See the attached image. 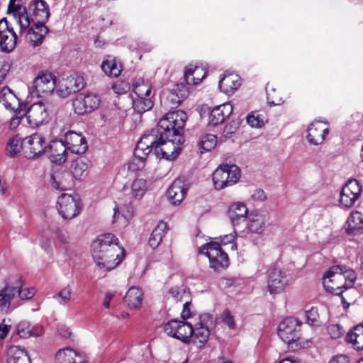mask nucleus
I'll list each match as a JSON object with an SVG mask.
<instances>
[{"label":"nucleus","instance_id":"obj_1","mask_svg":"<svg viewBox=\"0 0 363 363\" xmlns=\"http://www.w3.org/2000/svg\"><path fill=\"white\" fill-rule=\"evenodd\" d=\"M187 119L185 112L177 110L167 113L159 121L154 133L157 135L155 154L167 160H174L184 142L182 130Z\"/></svg>","mask_w":363,"mask_h":363},{"label":"nucleus","instance_id":"obj_2","mask_svg":"<svg viewBox=\"0 0 363 363\" xmlns=\"http://www.w3.org/2000/svg\"><path fill=\"white\" fill-rule=\"evenodd\" d=\"M92 257L97 266L104 271H110L122 261L120 253L123 249L118 245V238L112 233L99 235L92 245Z\"/></svg>","mask_w":363,"mask_h":363},{"label":"nucleus","instance_id":"obj_3","mask_svg":"<svg viewBox=\"0 0 363 363\" xmlns=\"http://www.w3.org/2000/svg\"><path fill=\"white\" fill-rule=\"evenodd\" d=\"M14 0H10L9 9L13 7V16L16 23L19 25L21 32L26 31L30 27L31 22L37 23H45L50 16L49 6L44 0H33L28 6L30 18L28 16L26 7L20 5H15Z\"/></svg>","mask_w":363,"mask_h":363},{"label":"nucleus","instance_id":"obj_4","mask_svg":"<svg viewBox=\"0 0 363 363\" xmlns=\"http://www.w3.org/2000/svg\"><path fill=\"white\" fill-rule=\"evenodd\" d=\"M357 279L354 270L345 265H334L330 267L323 277V284L328 292L342 295L343 289L352 286Z\"/></svg>","mask_w":363,"mask_h":363},{"label":"nucleus","instance_id":"obj_5","mask_svg":"<svg viewBox=\"0 0 363 363\" xmlns=\"http://www.w3.org/2000/svg\"><path fill=\"white\" fill-rule=\"evenodd\" d=\"M301 322L294 317L285 318L279 325V337L291 348L297 350L302 347L298 342L301 338Z\"/></svg>","mask_w":363,"mask_h":363},{"label":"nucleus","instance_id":"obj_6","mask_svg":"<svg viewBox=\"0 0 363 363\" xmlns=\"http://www.w3.org/2000/svg\"><path fill=\"white\" fill-rule=\"evenodd\" d=\"M199 252L208 257L210 267L215 271L225 269L229 265L228 256L220 248V244L218 242H211L202 245L199 247Z\"/></svg>","mask_w":363,"mask_h":363},{"label":"nucleus","instance_id":"obj_7","mask_svg":"<svg viewBox=\"0 0 363 363\" xmlns=\"http://www.w3.org/2000/svg\"><path fill=\"white\" fill-rule=\"evenodd\" d=\"M240 177V169L235 164H222L213 173L214 186L218 190L235 184Z\"/></svg>","mask_w":363,"mask_h":363},{"label":"nucleus","instance_id":"obj_8","mask_svg":"<svg viewBox=\"0 0 363 363\" xmlns=\"http://www.w3.org/2000/svg\"><path fill=\"white\" fill-rule=\"evenodd\" d=\"M57 208L62 218L70 220L79 214L82 205L78 197L63 193L57 199Z\"/></svg>","mask_w":363,"mask_h":363},{"label":"nucleus","instance_id":"obj_9","mask_svg":"<svg viewBox=\"0 0 363 363\" xmlns=\"http://www.w3.org/2000/svg\"><path fill=\"white\" fill-rule=\"evenodd\" d=\"M101 99L93 93L82 92L78 94L72 101V106L75 113L83 115L91 113L99 108Z\"/></svg>","mask_w":363,"mask_h":363},{"label":"nucleus","instance_id":"obj_10","mask_svg":"<svg viewBox=\"0 0 363 363\" xmlns=\"http://www.w3.org/2000/svg\"><path fill=\"white\" fill-rule=\"evenodd\" d=\"M56 86L55 77L50 73L38 75L30 88L33 97H44L52 93Z\"/></svg>","mask_w":363,"mask_h":363},{"label":"nucleus","instance_id":"obj_11","mask_svg":"<svg viewBox=\"0 0 363 363\" xmlns=\"http://www.w3.org/2000/svg\"><path fill=\"white\" fill-rule=\"evenodd\" d=\"M189 90L183 84H176L161 96V101L166 108H174L178 107L188 96Z\"/></svg>","mask_w":363,"mask_h":363},{"label":"nucleus","instance_id":"obj_12","mask_svg":"<svg viewBox=\"0 0 363 363\" xmlns=\"http://www.w3.org/2000/svg\"><path fill=\"white\" fill-rule=\"evenodd\" d=\"M362 188L359 182L351 179L342 188L340 192V203L345 208H350L359 199Z\"/></svg>","mask_w":363,"mask_h":363},{"label":"nucleus","instance_id":"obj_13","mask_svg":"<svg viewBox=\"0 0 363 363\" xmlns=\"http://www.w3.org/2000/svg\"><path fill=\"white\" fill-rule=\"evenodd\" d=\"M17 35L11 24L6 18L0 20V48L6 52H10L16 48Z\"/></svg>","mask_w":363,"mask_h":363},{"label":"nucleus","instance_id":"obj_14","mask_svg":"<svg viewBox=\"0 0 363 363\" xmlns=\"http://www.w3.org/2000/svg\"><path fill=\"white\" fill-rule=\"evenodd\" d=\"M84 83L82 77L71 75L60 80L55 88L57 95L65 98L72 93L79 91L84 88Z\"/></svg>","mask_w":363,"mask_h":363},{"label":"nucleus","instance_id":"obj_15","mask_svg":"<svg viewBox=\"0 0 363 363\" xmlns=\"http://www.w3.org/2000/svg\"><path fill=\"white\" fill-rule=\"evenodd\" d=\"M48 107L43 102L33 104L26 113L28 123L33 127L48 123Z\"/></svg>","mask_w":363,"mask_h":363},{"label":"nucleus","instance_id":"obj_16","mask_svg":"<svg viewBox=\"0 0 363 363\" xmlns=\"http://www.w3.org/2000/svg\"><path fill=\"white\" fill-rule=\"evenodd\" d=\"M287 284L286 274L281 269L274 267L269 270L267 287L271 294L281 293Z\"/></svg>","mask_w":363,"mask_h":363},{"label":"nucleus","instance_id":"obj_17","mask_svg":"<svg viewBox=\"0 0 363 363\" xmlns=\"http://www.w3.org/2000/svg\"><path fill=\"white\" fill-rule=\"evenodd\" d=\"M49 183L52 189L62 191L72 187V179L69 172L62 167H57L54 169L50 174Z\"/></svg>","mask_w":363,"mask_h":363},{"label":"nucleus","instance_id":"obj_18","mask_svg":"<svg viewBox=\"0 0 363 363\" xmlns=\"http://www.w3.org/2000/svg\"><path fill=\"white\" fill-rule=\"evenodd\" d=\"M64 142L68 150L74 154H84L88 149L86 138L74 131L66 133Z\"/></svg>","mask_w":363,"mask_h":363},{"label":"nucleus","instance_id":"obj_19","mask_svg":"<svg viewBox=\"0 0 363 363\" xmlns=\"http://www.w3.org/2000/svg\"><path fill=\"white\" fill-rule=\"evenodd\" d=\"M26 148L29 150L27 157L36 158L43 155L47 150L44 137L38 133H33L25 139Z\"/></svg>","mask_w":363,"mask_h":363},{"label":"nucleus","instance_id":"obj_20","mask_svg":"<svg viewBox=\"0 0 363 363\" xmlns=\"http://www.w3.org/2000/svg\"><path fill=\"white\" fill-rule=\"evenodd\" d=\"M157 140V135L152 129L150 133L145 134L137 143L134 151V156L140 159H146L150 152H155V146Z\"/></svg>","mask_w":363,"mask_h":363},{"label":"nucleus","instance_id":"obj_21","mask_svg":"<svg viewBox=\"0 0 363 363\" xmlns=\"http://www.w3.org/2000/svg\"><path fill=\"white\" fill-rule=\"evenodd\" d=\"M33 24L29 28L26 29V31L22 32L26 33V39L30 43V44L33 46H38L40 45L48 33V28L45 26V23H37V22H33ZM21 33V32L20 31Z\"/></svg>","mask_w":363,"mask_h":363},{"label":"nucleus","instance_id":"obj_22","mask_svg":"<svg viewBox=\"0 0 363 363\" xmlns=\"http://www.w3.org/2000/svg\"><path fill=\"white\" fill-rule=\"evenodd\" d=\"M49 158L53 163L63 164L67 160V147L62 140H52L47 147Z\"/></svg>","mask_w":363,"mask_h":363},{"label":"nucleus","instance_id":"obj_23","mask_svg":"<svg viewBox=\"0 0 363 363\" xmlns=\"http://www.w3.org/2000/svg\"><path fill=\"white\" fill-rule=\"evenodd\" d=\"M328 133V129L323 123L315 121L308 126L306 138L311 144L318 145L323 142Z\"/></svg>","mask_w":363,"mask_h":363},{"label":"nucleus","instance_id":"obj_24","mask_svg":"<svg viewBox=\"0 0 363 363\" xmlns=\"http://www.w3.org/2000/svg\"><path fill=\"white\" fill-rule=\"evenodd\" d=\"M16 290L13 284L8 280L4 286L0 289V312L7 313L11 311V301L16 297Z\"/></svg>","mask_w":363,"mask_h":363},{"label":"nucleus","instance_id":"obj_25","mask_svg":"<svg viewBox=\"0 0 363 363\" xmlns=\"http://www.w3.org/2000/svg\"><path fill=\"white\" fill-rule=\"evenodd\" d=\"M233 112L230 104H223L214 108L209 116V124L216 126L222 123Z\"/></svg>","mask_w":363,"mask_h":363},{"label":"nucleus","instance_id":"obj_26","mask_svg":"<svg viewBox=\"0 0 363 363\" xmlns=\"http://www.w3.org/2000/svg\"><path fill=\"white\" fill-rule=\"evenodd\" d=\"M186 188L181 179H175L169 187L167 196L169 200L174 205L179 204L184 199L186 194Z\"/></svg>","mask_w":363,"mask_h":363},{"label":"nucleus","instance_id":"obj_27","mask_svg":"<svg viewBox=\"0 0 363 363\" xmlns=\"http://www.w3.org/2000/svg\"><path fill=\"white\" fill-rule=\"evenodd\" d=\"M56 363H86L84 357L72 348L60 350L55 355Z\"/></svg>","mask_w":363,"mask_h":363},{"label":"nucleus","instance_id":"obj_28","mask_svg":"<svg viewBox=\"0 0 363 363\" xmlns=\"http://www.w3.org/2000/svg\"><path fill=\"white\" fill-rule=\"evenodd\" d=\"M248 209L241 202L233 203L228 210V217L234 226L238 225L246 220Z\"/></svg>","mask_w":363,"mask_h":363},{"label":"nucleus","instance_id":"obj_29","mask_svg":"<svg viewBox=\"0 0 363 363\" xmlns=\"http://www.w3.org/2000/svg\"><path fill=\"white\" fill-rule=\"evenodd\" d=\"M6 362L7 363H31L26 350L16 345H11L9 347Z\"/></svg>","mask_w":363,"mask_h":363},{"label":"nucleus","instance_id":"obj_30","mask_svg":"<svg viewBox=\"0 0 363 363\" xmlns=\"http://www.w3.org/2000/svg\"><path fill=\"white\" fill-rule=\"evenodd\" d=\"M16 333L21 338L39 337L43 334V328L40 325H32L30 322L23 320L17 325Z\"/></svg>","mask_w":363,"mask_h":363},{"label":"nucleus","instance_id":"obj_31","mask_svg":"<svg viewBox=\"0 0 363 363\" xmlns=\"http://www.w3.org/2000/svg\"><path fill=\"white\" fill-rule=\"evenodd\" d=\"M143 299V293L136 286L130 287L123 297V301L131 309L141 307Z\"/></svg>","mask_w":363,"mask_h":363},{"label":"nucleus","instance_id":"obj_32","mask_svg":"<svg viewBox=\"0 0 363 363\" xmlns=\"http://www.w3.org/2000/svg\"><path fill=\"white\" fill-rule=\"evenodd\" d=\"M240 77L237 74H228L220 79L218 86L221 91L226 94H231L240 86Z\"/></svg>","mask_w":363,"mask_h":363},{"label":"nucleus","instance_id":"obj_33","mask_svg":"<svg viewBox=\"0 0 363 363\" xmlns=\"http://www.w3.org/2000/svg\"><path fill=\"white\" fill-rule=\"evenodd\" d=\"M206 76V72L198 66L193 67L189 65L186 67L184 72V79L187 84L197 85Z\"/></svg>","mask_w":363,"mask_h":363},{"label":"nucleus","instance_id":"obj_34","mask_svg":"<svg viewBox=\"0 0 363 363\" xmlns=\"http://www.w3.org/2000/svg\"><path fill=\"white\" fill-rule=\"evenodd\" d=\"M0 103H2L5 108L9 110H17L19 107V99L6 86L0 91Z\"/></svg>","mask_w":363,"mask_h":363},{"label":"nucleus","instance_id":"obj_35","mask_svg":"<svg viewBox=\"0 0 363 363\" xmlns=\"http://www.w3.org/2000/svg\"><path fill=\"white\" fill-rule=\"evenodd\" d=\"M193 330L190 342L196 345L197 348L203 347L209 338L210 329L195 324Z\"/></svg>","mask_w":363,"mask_h":363},{"label":"nucleus","instance_id":"obj_36","mask_svg":"<svg viewBox=\"0 0 363 363\" xmlns=\"http://www.w3.org/2000/svg\"><path fill=\"white\" fill-rule=\"evenodd\" d=\"M348 234H359L363 232V214L359 211L352 212L347 218Z\"/></svg>","mask_w":363,"mask_h":363},{"label":"nucleus","instance_id":"obj_37","mask_svg":"<svg viewBox=\"0 0 363 363\" xmlns=\"http://www.w3.org/2000/svg\"><path fill=\"white\" fill-rule=\"evenodd\" d=\"M346 340L351 342L357 350H363V325L359 324L353 328L347 336Z\"/></svg>","mask_w":363,"mask_h":363},{"label":"nucleus","instance_id":"obj_38","mask_svg":"<svg viewBox=\"0 0 363 363\" xmlns=\"http://www.w3.org/2000/svg\"><path fill=\"white\" fill-rule=\"evenodd\" d=\"M266 228V220L260 214H250L247 223V228L251 233L262 234Z\"/></svg>","mask_w":363,"mask_h":363},{"label":"nucleus","instance_id":"obj_39","mask_svg":"<svg viewBox=\"0 0 363 363\" xmlns=\"http://www.w3.org/2000/svg\"><path fill=\"white\" fill-rule=\"evenodd\" d=\"M167 223L160 221L152 230L148 240L149 245L155 249L160 244L167 230Z\"/></svg>","mask_w":363,"mask_h":363},{"label":"nucleus","instance_id":"obj_40","mask_svg":"<svg viewBox=\"0 0 363 363\" xmlns=\"http://www.w3.org/2000/svg\"><path fill=\"white\" fill-rule=\"evenodd\" d=\"M101 67L104 73L109 77H117L122 71L121 65L110 56L103 61Z\"/></svg>","mask_w":363,"mask_h":363},{"label":"nucleus","instance_id":"obj_41","mask_svg":"<svg viewBox=\"0 0 363 363\" xmlns=\"http://www.w3.org/2000/svg\"><path fill=\"white\" fill-rule=\"evenodd\" d=\"M13 284V288L16 291V296L18 295L21 300H28L34 296L36 290L34 287L23 289V283L20 277H17Z\"/></svg>","mask_w":363,"mask_h":363},{"label":"nucleus","instance_id":"obj_42","mask_svg":"<svg viewBox=\"0 0 363 363\" xmlns=\"http://www.w3.org/2000/svg\"><path fill=\"white\" fill-rule=\"evenodd\" d=\"M193 327L187 322L180 321L178 326L176 339L182 341L184 343L190 342L191 335H192Z\"/></svg>","mask_w":363,"mask_h":363},{"label":"nucleus","instance_id":"obj_43","mask_svg":"<svg viewBox=\"0 0 363 363\" xmlns=\"http://www.w3.org/2000/svg\"><path fill=\"white\" fill-rule=\"evenodd\" d=\"M133 90L138 98L148 97L151 93V86L147 81L138 79L133 84Z\"/></svg>","mask_w":363,"mask_h":363},{"label":"nucleus","instance_id":"obj_44","mask_svg":"<svg viewBox=\"0 0 363 363\" xmlns=\"http://www.w3.org/2000/svg\"><path fill=\"white\" fill-rule=\"evenodd\" d=\"M88 165L82 158H79L72 162L71 164V172L73 177L79 179L87 170Z\"/></svg>","mask_w":363,"mask_h":363},{"label":"nucleus","instance_id":"obj_45","mask_svg":"<svg viewBox=\"0 0 363 363\" xmlns=\"http://www.w3.org/2000/svg\"><path fill=\"white\" fill-rule=\"evenodd\" d=\"M146 191V182L143 179H135L131 184V194L138 199H141Z\"/></svg>","mask_w":363,"mask_h":363},{"label":"nucleus","instance_id":"obj_46","mask_svg":"<svg viewBox=\"0 0 363 363\" xmlns=\"http://www.w3.org/2000/svg\"><path fill=\"white\" fill-rule=\"evenodd\" d=\"M153 101L150 98H138L133 102L134 109L138 113H144L150 110L153 107Z\"/></svg>","mask_w":363,"mask_h":363},{"label":"nucleus","instance_id":"obj_47","mask_svg":"<svg viewBox=\"0 0 363 363\" xmlns=\"http://www.w3.org/2000/svg\"><path fill=\"white\" fill-rule=\"evenodd\" d=\"M217 140L215 135L206 134L203 135L199 143V146L203 151H210L216 145Z\"/></svg>","mask_w":363,"mask_h":363},{"label":"nucleus","instance_id":"obj_48","mask_svg":"<svg viewBox=\"0 0 363 363\" xmlns=\"http://www.w3.org/2000/svg\"><path fill=\"white\" fill-rule=\"evenodd\" d=\"M72 295V288L69 286H67L55 294L53 298L60 305L65 306L70 301Z\"/></svg>","mask_w":363,"mask_h":363},{"label":"nucleus","instance_id":"obj_49","mask_svg":"<svg viewBox=\"0 0 363 363\" xmlns=\"http://www.w3.org/2000/svg\"><path fill=\"white\" fill-rule=\"evenodd\" d=\"M169 296L177 302L182 301L185 296H188L186 291V287L181 286H173L169 289L168 291Z\"/></svg>","mask_w":363,"mask_h":363},{"label":"nucleus","instance_id":"obj_50","mask_svg":"<svg viewBox=\"0 0 363 363\" xmlns=\"http://www.w3.org/2000/svg\"><path fill=\"white\" fill-rule=\"evenodd\" d=\"M306 318L307 323L310 325L318 326L320 325L319 314L316 307H311L306 311Z\"/></svg>","mask_w":363,"mask_h":363},{"label":"nucleus","instance_id":"obj_51","mask_svg":"<svg viewBox=\"0 0 363 363\" xmlns=\"http://www.w3.org/2000/svg\"><path fill=\"white\" fill-rule=\"evenodd\" d=\"M199 326L207 328L210 329L215 326L216 320L213 315L208 313H204L199 316V321L196 323Z\"/></svg>","mask_w":363,"mask_h":363},{"label":"nucleus","instance_id":"obj_52","mask_svg":"<svg viewBox=\"0 0 363 363\" xmlns=\"http://www.w3.org/2000/svg\"><path fill=\"white\" fill-rule=\"evenodd\" d=\"M178 326H179V320H172L164 325V331L167 335L176 338Z\"/></svg>","mask_w":363,"mask_h":363},{"label":"nucleus","instance_id":"obj_53","mask_svg":"<svg viewBox=\"0 0 363 363\" xmlns=\"http://www.w3.org/2000/svg\"><path fill=\"white\" fill-rule=\"evenodd\" d=\"M327 331L332 339L340 338L345 333L343 328L339 324H332L328 325Z\"/></svg>","mask_w":363,"mask_h":363},{"label":"nucleus","instance_id":"obj_54","mask_svg":"<svg viewBox=\"0 0 363 363\" xmlns=\"http://www.w3.org/2000/svg\"><path fill=\"white\" fill-rule=\"evenodd\" d=\"M235 238V234L230 233L228 235H225L223 236H220L219 238H217L218 240L217 242L220 244V248H221V246H225L230 244L231 250H235L237 248V245L234 242Z\"/></svg>","mask_w":363,"mask_h":363},{"label":"nucleus","instance_id":"obj_55","mask_svg":"<svg viewBox=\"0 0 363 363\" xmlns=\"http://www.w3.org/2000/svg\"><path fill=\"white\" fill-rule=\"evenodd\" d=\"M21 150L19 140L16 138L10 139L6 145V151L10 157L15 156Z\"/></svg>","mask_w":363,"mask_h":363},{"label":"nucleus","instance_id":"obj_56","mask_svg":"<svg viewBox=\"0 0 363 363\" xmlns=\"http://www.w3.org/2000/svg\"><path fill=\"white\" fill-rule=\"evenodd\" d=\"M145 159H140L134 156V158L127 164L128 171L135 172L144 167V161Z\"/></svg>","mask_w":363,"mask_h":363},{"label":"nucleus","instance_id":"obj_57","mask_svg":"<svg viewBox=\"0 0 363 363\" xmlns=\"http://www.w3.org/2000/svg\"><path fill=\"white\" fill-rule=\"evenodd\" d=\"M247 123L252 128H260L264 125L263 120L253 114L247 116Z\"/></svg>","mask_w":363,"mask_h":363},{"label":"nucleus","instance_id":"obj_58","mask_svg":"<svg viewBox=\"0 0 363 363\" xmlns=\"http://www.w3.org/2000/svg\"><path fill=\"white\" fill-rule=\"evenodd\" d=\"M223 321L230 328H235V323L234 321L233 317L230 315V313L228 310H225L223 313Z\"/></svg>","mask_w":363,"mask_h":363},{"label":"nucleus","instance_id":"obj_59","mask_svg":"<svg viewBox=\"0 0 363 363\" xmlns=\"http://www.w3.org/2000/svg\"><path fill=\"white\" fill-rule=\"evenodd\" d=\"M9 71V65L7 62H4L0 64V85L5 80Z\"/></svg>","mask_w":363,"mask_h":363},{"label":"nucleus","instance_id":"obj_60","mask_svg":"<svg viewBox=\"0 0 363 363\" xmlns=\"http://www.w3.org/2000/svg\"><path fill=\"white\" fill-rule=\"evenodd\" d=\"M252 199L255 201H264L266 200L267 196L262 189H257L252 194Z\"/></svg>","mask_w":363,"mask_h":363},{"label":"nucleus","instance_id":"obj_61","mask_svg":"<svg viewBox=\"0 0 363 363\" xmlns=\"http://www.w3.org/2000/svg\"><path fill=\"white\" fill-rule=\"evenodd\" d=\"M190 302L186 301L183 306V310L181 313V316L184 320L188 319L191 316V313L189 308Z\"/></svg>","mask_w":363,"mask_h":363},{"label":"nucleus","instance_id":"obj_62","mask_svg":"<svg viewBox=\"0 0 363 363\" xmlns=\"http://www.w3.org/2000/svg\"><path fill=\"white\" fill-rule=\"evenodd\" d=\"M5 320H3V323L0 324V338L1 340L4 339L10 329V325L4 324Z\"/></svg>","mask_w":363,"mask_h":363},{"label":"nucleus","instance_id":"obj_63","mask_svg":"<svg viewBox=\"0 0 363 363\" xmlns=\"http://www.w3.org/2000/svg\"><path fill=\"white\" fill-rule=\"evenodd\" d=\"M236 127L232 125H225L223 130V135L225 138H229L236 130Z\"/></svg>","mask_w":363,"mask_h":363},{"label":"nucleus","instance_id":"obj_64","mask_svg":"<svg viewBox=\"0 0 363 363\" xmlns=\"http://www.w3.org/2000/svg\"><path fill=\"white\" fill-rule=\"evenodd\" d=\"M328 363H348V358L345 355L333 357Z\"/></svg>","mask_w":363,"mask_h":363}]
</instances>
